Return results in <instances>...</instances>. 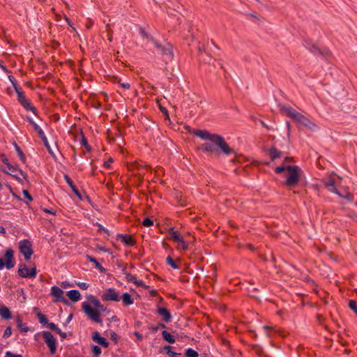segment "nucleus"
Wrapping results in <instances>:
<instances>
[{
  "instance_id": "obj_46",
  "label": "nucleus",
  "mask_w": 357,
  "mask_h": 357,
  "mask_svg": "<svg viewBox=\"0 0 357 357\" xmlns=\"http://www.w3.org/2000/svg\"><path fill=\"white\" fill-rule=\"evenodd\" d=\"M23 195L25 198H26L29 201H32L31 196L29 194L27 190H23Z\"/></svg>"
},
{
  "instance_id": "obj_9",
  "label": "nucleus",
  "mask_w": 357,
  "mask_h": 357,
  "mask_svg": "<svg viewBox=\"0 0 357 357\" xmlns=\"http://www.w3.org/2000/svg\"><path fill=\"white\" fill-rule=\"evenodd\" d=\"M226 158H227V160L229 163H235L236 161L238 162V158H237L235 151L225 142V159Z\"/></svg>"
},
{
  "instance_id": "obj_42",
  "label": "nucleus",
  "mask_w": 357,
  "mask_h": 357,
  "mask_svg": "<svg viewBox=\"0 0 357 357\" xmlns=\"http://www.w3.org/2000/svg\"><path fill=\"white\" fill-rule=\"evenodd\" d=\"M93 352L96 355L98 356V355H99V354H100V353H101V349H100L98 346H94V347H93Z\"/></svg>"
},
{
  "instance_id": "obj_31",
  "label": "nucleus",
  "mask_w": 357,
  "mask_h": 357,
  "mask_svg": "<svg viewBox=\"0 0 357 357\" xmlns=\"http://www.w3.org/2000/svg\"><path fill=\"white\" fill-rule=\"evenodd\" d=\"M177 243L178 248H181L183 250H186L188 248V245L184 241L183 238H182Z\"/></svg>"
},
{
  "instance_id": "obj_54",
  "label": "nucleus",
  "mask_w": 357,
  "mask_h": 357,
  "mask_svg": "<svg viewBox=\"0 0 357 357\" xmlns=\"http://www.w3.org/2000/svg\"><path fill=\"white\" fill-rule=\"evenodd\" d=\"M63 287L66 288V287H73V284H70L69 282H63Z\"/></svg>"
},
{
  "instance_id": "obj_17",
  "label": "nucleus",
  "mask_w": 357,
  "mask_h": 357,
  "mask_svg": "<svg viewBox=\"0 0 357 357\" xmlns=\"http://www.w3.org/2000/svg\"><path fill=\"white\" fill-rule=\"evenodd\" d=\"M269 155L271 159L274 161L275 160L280 158L282 156V152L275 147H271L269 151Z\"/></svg>"
},
{
  "instance_id": "obj_55",
  "label": "nucleus",
  "mask_w": 357,
  "mask_h": 357,
  "mask_svg": "<svg viewBox=\"0 0 357 357\" xmlns=\"http://www.w3.org/2000/svg\"><path fill=\"white\" fill-rule=\"evenodd\" d=\"M111 338H112L114 341H116V339H117V335H116L114 332L111 333Z\"/></svg>"
},
{
  "instance_id": "obj_21",
  "label": "nucleus",
  "mask_w": 357,
  "mask_h": 357,
  "mask_svg": "<svg viewBox=\"0 0 357 357\" xmlns=\"http://www.w3.org/2000/svg\"><path fill=\"white\" fill-rule=\"evenodd\" d=\"M28 121L33 126V129L37 132L40 137L45 135L42 128L38 124H36L31 119L28 118Z\"/></svg>"
},
{
  "instance_id": "obj_62",
  "label": "nucleus",
  "mask_w": 357,
  "mask_h": 357,
  "mask_svg": "<svg viewBox=\"0 0 357 357\" xmlns=\"http://www.w3.org/2000/svg\"><path fill=\"white\" fill-rule=\"evenodd\" d=\"M135 335H136L137 337H138V338H141V335H139L138 333H136Z\"/></svg>"
},
{
  "instance_id": "obj_45",
  "label": "nucleus",
  "mask_w": 357,
  "mask_h": 357,
  "mask_svg": "<svg viewBox=\"0 0 357 357\" xmlns=\"http://www.w3.org/2000/svg\"><path fill=\"white\" fill-rule=\"evenodd\" d=\"M160 111L165 115L166 118L169 119V114L167 110L162 106H159Z\"/></svg>"
},
{
  "instance_id": "obj_1",
  "label": "nucleus",
  "mask_w": 357,
  "mask_h": 357,
  "mask_svg": "<svg viewBox=\"0 0 357 357\" xmlns=\"http://www.w3.org/2000/svg\"><path fill=\"white\" fill-rule=\"evenodd\" d=\"M191 133L204 141L199 147L201 151L218 154L220 150L223 149V141L220 136L211 134L206 130H194Z\"/></svg>"
},
{
  "instance_id": "obj_63",
  "label": "nucleus",
  "mask_w": 357,
  "mask_h": 357,
  "mask_svg": "<svg viewBox=\"0 0 357 357\" xmlns=\"http://www.w3.org/2000/svg\"><path fill=\"white\" fill-rule=\"evenodd\" d=\"M264 164H265L266 165H267V166H270V162H264Z\"/></svg>"
},
{
  "instance_id": "obj_2",
  "label": "nucleus",
  "mask_w": 357,
  "mask_h": 357,
  "mask_svg": "<svg viewBox=\"0 0 357 357\" xmlns=\"http://www.w3.org/2000/svg\"><path fill=\"white\" fill-rule=\"evenodd\" d=\"M291 162L292 158L287 157L284 158L282 164L275 169V172L277 174H281L284 171H287L288 172L287 179L284 182L285 185H287V187L296 186L300 180L302 173V171L298 166L289 165L287 164Z\"/></svg>"
},
{
  "instance_id": "obj_51",
  "label": "nucleus",
  "mask_w": 357,
  "mask_h": 357,
  "mask_svg": "<svg viewBox=\"0 0 357 357\" xmlns=\"http://www.w3.org/2000/svg\"><path fill=\"white\" fill-rule=\"evenodd\" d=\"M165 326L163 324H160L158 326L154 327L153 328V331H157L158 329H160V328H165Z\"/></svg>"
},
{
  "instance_id": "obj_22",
  "label": "nucleus",
  "mask_w": 357,
  "mask_h": 357,
  "mask_svg": "<svg viewBox=\"0 0 357 357\" xmlns=\"http://www.w3.org/2000/svg\"><path fill=\"white\" fill-rule=\"evenodd\" d=\"M169 234L171 238H172L176 243H178L183 238V236L181 235V234L174 231L172 228H171L169 229Z\"/></svg>"
},
{
  "instance_id": "obj_56",
  "label": "nucleus",
  "mask_w": 357,
  "mask_h": 357,
  "mask_svg": "<svg viewBox=\"0 0 357 357\" xmlns=\"http://www.w3.org/2000/svg\"><path fill=\"white\" fill-rule=\"evenodd\" d=\"M5 264L3 263V261L1 258H0V269H3Z\"/></svg>"
},
{
  "instance_id": "obj_25",
  "label": "nucleus",
  "mask_w": 357,
  "mask_h": 357,
  "mask_svg": "<svg viewBox=\"0 0 357 357\" xmlns=\"http://www.w3.org/2000/svg\"><path fill=\"white\" fill-rule=\"evenodd\" d=\"M87 258L91 262L94 264L96 268L98 269L101 273L105 272V269L96 261V259L90 256H87Z\"/></svg>"
},
{
  "instance_id": "obj_57",
  "label": "nucleus",
  "mask_w": 357,
  "mask_h": 357,
  "mask_svg": "<svg viewBox=\"0 0 357 357\" xmlns=\"http://www.w3.org/2000/svg\"><path fill=\"white\" fill-rule=\"evenodd\" d=\"M112 162V160L110 158V159L109 160V161H107V162H106L105 163V167H109V162Z\"/></svg>"
},
{
  "instance_id": "obj_18",
  "label": "nucleus",
  "mask_w": 357,
  "mask_h": 357,
  "mask_svg": "<svg viewBox=\"0 0 357 357\" xmlns=\"http://www.w3.org/2000/svg\"><path fill=\"white\" fill-rule=\"evenodd\" d=\"M0 316L5 319H9L11 318V314L9 309L0 304Z\"/></svg>"
},
{
  "instance_id": "obj_58",
  "label": "nucleus",
  "mask_w": 357,
  "mask_h": 357,
  "mask_svg": "<svg viewBox=\"0 0 357 357\" xmlns=\"http://www.w3.org/2000/svg\"><path fill=\"white\" fill-rule=\"evenodd\" d=\"M72 318H73V314H70V315L68 316V319H67V322L70 321H71V319H72Z\"/></svg>"
},
{
  "instance_id": "obj_27",
  "label": "nucleus",
  "mask_w": 357,
  "mask_h": 357,
  "mask_svg": "<svg viewBox=\"0 0 357 357\" xmlns=\"http://www.w3.org/2000/svg\"><path fill=\"white\" fill-rule=\"evenodd\" d=\"M41 139L43 140V144L45 146V147L47 148V149L48 150L49 153L53 156L55 158V155L54 154V152L52 151L49 143H48V141H47V137H45V135H44L43 136H42L41 137Z\"/></svg>"
},
{
  "instance_id": "obj_8",
  "label": "nucleus",
  "mask_w": 357,
  "mask_h": 357,
  "mask_svg": "<svg viewBox=\"0 0 357 357\" xmlns=\"http://www.w3.org/2000/svg\"><path fill=\"white\" fill-rule=\"evenodd\" d=\"M18 273L23 278H35L36 275V267H33L29 270L25 264H20Z\"/></svg>"
},
{
  "instance_id": "obj_59",
  "label": "nucleus",
  "mask_w": 357,
  "mask_h": 357,
  "mask_svg": "<svg viewBox=\"0 0 357 357\" xmlns=\"http://www.w3.org/2000/svg\"><path fill=\"white\" fill-rule=\"evenodd\" d=\"M0 232H2V233H4L5 232V229L3 227H0Z\"/></svg>"
},
{
  "instance_id": "obj_38",
  "label": "nucleus",
  "mask_w": 357,
  "mask_h": 357,
  "mask_svg": "<svg viewBox=\"0 0 357 357\" xmlns=\"http://www.w3.org/2000/svg\"><path fill=\"white\" fill-rule=\"evenodd\" d=\"M5 265L8 269L13 268L14 266V262L13 261V259H6Z\"/></svg>"
},
{
  "instance_id": "obj_53",
  "label": "nucleus",
  "mask_w": 357,
  "mask_h": 357,
  "mask_svg": "<svg viewBox=\"0 0 357 357\" xmlns=\"http://www.w3.org/2000/svg\"><path fill=\"white\" fill-rule=\"evenodd\" d=\"M1 158L3 162H4L6 165H8L9 163L8 158L4 155L1 156Z\"/></svg>"
},
{
  "instance_id": "obj_6",
  "label": "nucleus",
  "mask_w": 357,
  "mask_h": 357,
  "mask_svg": "<svg viewBox=\"0 0 357 357\" xmlns=\"http://www.w3.org/2000/svg\"><path fill=\"white\" fill-rule=\"evenodd\" d=\"M19 248L24 258L29 260L33 254L31 242L27 240L22 241L19 243Z\"/></svg>"
},
{
  "instance_id": "obj_19",
  "label": "nucleus",
  "mask_w": 357,
  "mask_h": 357,
  "mask_svg": "<svg viewBox=\"0 0 357 357\" xmlns=\"http://www.w3.org/2000/svg\"><path fill=\"white\" fill-rule=\"evenodd\" d=\"M158 312L160 315H161L163 317L164 321L166 322H168L171 319V315L169 312L165 309V308H159L158 310Z\"/></svg>"
},
{
  "instance_id": "obj_41",
  "label": "nucleus",
  "mask_w": 357,
  "mask_h": 357,
  "mask_svg": "<svg viewBox=\"0 0 357 357\" xmlns=\"http://www.w3.org/2000/svg\"><path fill=\"white\" fill-rule=\"evenodd\" d=\"M76 284L82 289H86L89 287V284L86 282H77Z\"/></svg>"
},
{
  "instance_id": "obj_16",
  "label": "nucleus",
  "mask_w": 357,
  "mask_h": 357,
  "mask_svg": "<svg viewBox=\"0 0 357 357\" xmlns=\"http://www.w3.org/2000/svg\"><path fill=\"white\" fill-rule=\"evenodd\" d=\"M67 296L73 302L78 301L81 297L80 293L77 290L68 291Z\"/></svg>"
},
{
  "instance_id": "obj_28",
  "label": "nucleus",
  "mask_w": 357,
  "mask_h": 357,
  "mask_svg": "<svg viewBox=\"0 0 357 357\" xmlns=\"http://www.w3.org/2000/svg\"><path fill=\"white\" fill-rule=\"evenodd\" d=\"M227 346L228 348L231 350V354L233 357H240L241 352L238 350H232L231 349V344L229 342L225 340V346Z\"/></svg>"
},
{
  "instance_id": "obj_13",
  "label": "nucleus",
  "mask_w": 357,
  "mask_h": 357,
  "mask_svg": "<svg viewBox=\"0 0 357 357\" xmlns=\"http://www.w3.org/2000/svg\"><path fill=\"white\" fill-rule=\"evenodd\" d=\"M123 274L125 275L126 279L128 282H132L135 284H136L137 286L146 288V286L144 284V283L142 280H137L135 276H133L127 272H124Z\"/></svg>"
},
{
  "instance_id": "obj_12",
  "label": "nucleus",
  "mask_w": 357,
  "mask_h": 357,
  "mask_svg": "<svg viewBox=\"0 0 357 357\" xmlns=\"http://www.w3.org/2000/svg\"><path fill=\"white\" fill-rule=\"evenodd\" d=\"M102 299L105 301H119L118 293L114 289H107L102 295Z\"/></svg>"
},
{
  "instance_id": "obj_36",
  "label": "nucleus",
  "mask_w": 357,
  "mask_h": 357,
  "mask_svg": "<svg viewBox=\"0 0 357 357\" xmlns=\"http://www.w3.org/2000/svg\"><path fill=\"white\" fill-rule=\"evenodd\" d=\"M13 251L11 249H7L5 253L6 259H13Z\"/></svg>"
},
{
  "instance_id": "obj_26",
  "label": "nucleus",
  "mask_w": 357,
  "mask_h": 357,
  "mask_svg": "<svg viewBox=\"0 0 357 357\" xmlns=\"http://www.w3.org/2000/svg\"><path fill=\"white\" fill-rule=\"evenodd\" d=\"M162 335L163 338L169 343H174L175 342L174 337L166 331H163Z\"/></svg>"
},
{
  "instance_id": "obj_50",
  "label": "nucleus",
  "mask_w": 357,
  "mask_h": 357,
  "mask_svg": "<svg viewBox=\"0 0 357 357\" xmlns=\"http://www.w3.org/2000/svg\"><path fill=\"white\" fill-rule=\"evenodd\" d=\"M56 332L59 334L63 338H66V333H63L61 331L60 328H57V330L56 331Z\"/></svg>"
},
{
  "instance_id": "obj_5",
  "label": "nucleus",
  "mask_w": 357,
  "mask_h": 357,
  "mask_svg": "<svg viewBox=\"0 0 357 357\" xmlns=\"http://www.w3.org/2000/svg\"><path fill=\"white\" fill-rule=\"evenodd\" d=\"M43 337L52 354H54L56 350V340L52 334L48 331L43 333Z\"/></svg>"
},
{
  "instance_id": "obj_39",
  "label": "nucleus",
  "mask_w": 357,
  "mask_h": 357,
  "mask_svg": "<svg viewBox=\"0 0 357 357\" xmlns=\"http://www.w3.org/2000/svg\"><path fill=\"white\" fill-rule=\"evenodd\" d=\"M335 180L332 177H330L328 181L324 182V186H331L335 184Z\"/></svg>"
},
{
  "instance_id": "obj_33",
  "label": "nucleus",
  "mask_w": 357,
  "mask_h": 357,
  "mask_svg": "<svg viewBox=\"0 0 357 357\" xmlns=\"http://www.w3.org/2000/svg\"><path fill=\"white\" fill-rule=\"evenodd\" d=\"M165 349L167 351V354H169L172 357H178V355H179L178 354L175 353V352L171 351V347L170 346L165 347Z\"/></svg>"
},
{
  "instance_id": "obj_11",
  "label": "nucleus",
  "mask_w": 357,
  "mask_h": 357,
  "mask_svg": "<svg viewBox=\"0 0 357 357\" xmlns=\"http://www.w3.org/2000/svg\"><path fill=\"white\" fill-rule=\"evenodd\" d=\"M155 45L168 59H172L173 58V51L171 45L167 44L166 45H162L156 42L155 43Z\"/></svg>"
},
{
  "instance_id": "obj_10",
  "label": "nucleus",
  "mask_w": 357,
  "mask_h": 357,
  "mask_svg": "<svg viewBox=\"0 0 357 357\" xmlns=\"http://www.w3.org/2000/svg\"><path fill=\"white\" fill-rule=\"evenodd\" d=\"M328 191L337 194L339 197L344 198L348 201H353L354 195L348 191H345L344 194L341 193L336 188L335 183L331 186H325Z\"/></svg>"
},
{
  "instance_id": "obj_32",
  "label": "nucleus",
  "mask_w": 357,
  "mask_h": 357,
  "mask_svg": "<svg viewBox=\"0 0 357 357\" xmlns=\"http://www.w3.org/2000/svg\"><path fill=\"white\" fill-rule=\"evenodd\" d=\"M38 319H39V321L40 324H48V321H47L45 316L44 314H43L42 313H38Z\"/></svg>"
},
{
  "instance_id": "obj_30",
  "label": "nucleus",
  "mask_w": 357,
  "mask_h": 357,
  "mask_svg": "<svg viewBox=\"0 0 357 357\" xmlns=\"http://www.w3.org/2000/svg\"><path fill=\"white\" fill-rule=\"evenodd\" d=\"M349 307L355 312V313L357 315V305H356V302L354 301V300H351L349 301Z\"/></svg>"
},
{
  "instance_id": "obj_44",
  "label": "nucleus",
  "mask_w": 357,
  "mask_h": 357,
  "mask_svg": "<svg viewBox=\"0 0 357 357\" xmlns=\"http://www.w3.org/2000/svg\"><path fill=\"white\" fill-rule=\"evenodd\" d=\"M6 357H22V356L20 354H14L11 353L10 351H7L6 353Z\"/></svg>"
},
{
  "instance_id": "obj_47",
  "label": "nucleus",
  "mask_w": 357,
  "mask_h": 357,
  "mask_svg": "<svg viewBox=\"0 0 357 357\" xmlns=\"http://www.w3.org/2000/svg\"><path fill=\"white\" fill-rule=\"evenodd\" d=\"M47 324L48 327L52 331H56L58 328V327L54 323H48Z\"/></svg>"
},
{
  "instance_id": "obj_7",
  "label": "nucleus",
  "mask_w": 357,
  "mask_h": 357,
  "mask_svg": "<svg viewBox=\"0 0 357 357\" xmlns=\"http://www.w3.org/2000/svg\"><path fill=\"white\" fill-rule=\"evenodd\" d=\"M10 80L13 83V85L15 88V90L17 94L18 100L21 102V104L27 109L34 111V107L31 105V104L24 98L22 92L17 88V84L12 80L11 77H9Z\"/></svg>"
},
{
  "instance_id": "obj_15",
  "label": "nucleus",
  "mask_w": 357,
  "mask_h": 357,
  "mask_svg": "<svg viewBox=\"0 0 357 357\" xmlns=\"http://www.w3.org/2000/svg\"><path fill=\"white\" fill-rule=\"evenodd\" d=\"M92 339L93 341L97 342L99 344L103 346L104 347H108V342L106 340L102 337H100V334L98 332H94L92 335Z\"/></svg>"
},
{
  "instance_id": "obj_24",
  "label": "nucleus",
  "mask_w": 357,
  "mask_h": 357,
  "mask_svg": "<svg viewBox=\"0 0 357 357\" xmlns=\"http://www.w3.org/2000/svg\"><path fill=\"white\" fill-rule=\"evenodd\" d=\"M122 300L124 304L126 305H131L133 303L134 301L132 298L131 295L128 293H125L122 296Z\"/></svg>"
},
{
  "instance_id": "obj_48",
  "label": "nucleus",
  "mask_w": 357,
  "mask_h": 357,
  "mask_svg": "<svg viewBox=\"0 0 357 357\" xmlns=\"http://www.w3.org/2000/svg\"><path fill=\"white\" fill-rule=\"evenodd\" d=\"M7 165V167H8V169H9L10 172H13L14 171H15V170H17V167L12 165L10 163H8V165Z\"/></svg>"
},
{
  "instance_id": "obj_20",
  "label": "nucleus",
  "mask_w": 357,
  "mask_h": 357,
  "mask_svg": "<svg viewBox=\"0 0 357 357\" xmlns=\"http://www.w3.org/2000/svg\"><path fill=\"white\" fill-rule=\"evenodd\" d=\"M65 179L66 181V182L68 183V184L70 185V187L71 188L72 190L73 191V192L76 195V196L79 199H82V197H81V195L80 193L79 192L78 190L75 188V186L73 185V181L68 176H65Z\"/></svg>"
},
{
  "instance_id": "obj_52",
  "label": "nucleus",
  "mask_w": 357,
  "mask_h": 357,
  "mask_svg": "<svg viewBox=\"0 0 357 357\" xmlns=\"http://www.w3.org/2000/svg\"><path fill=\"white\" fill-rule=\"evenodd\" d=\"M259 122L263 127L266 128V129H270L269 126L262 120H259Z\"/></svg>"
},
{
  "instance_id": "obj_61",
  "label": "nucleus",
  "mask_w": 357,
  "mask_h": 357,
  "mask_svg": "<svg viewBox=\"0 0 357 357\" xmlns=\"http://www.w3.org/2000/svg\"><path fill=\"white\" fill-rule=\"evenodd\" d=\"M287 125L288 130L289 131L290 130V125L289 123H287Z\"/></svg>"
},
{
  "instance_id": "obj_64",
  "label": "nucleus",
  "mask_w": 357,
  "mask_h": 357,
  "mask_svg": "<svg viewBox=\"0 0 357 357\" xmlns=\"http://www.w3.org/2000/svg\"><path fill=\"white\" fill-rule=\"evenodd\" d=\"M66 20L68 22V24L70 25V22L67 17H66Z\"/></svg>"
},
{
  "instance_id": "obj_4",
  "label": "nucleus",
  "mask_w": 357,
  "mask_h": 357,
  "mask_svg": "<svg viewBox=\"0 0 357 357\" xmlns=\"http://www.w3.org/2000/svg\"><path fill=\"white\" fill-rule=\"evenodd\" d=\"M280 109L285 115L292 119L296 123L305 126L307 129L314 130L317 128V126L315 123L307 116L303 115L301 113L297 112L293 107L287 105H282L280 107Z\"/></svg>"
},
{
  "instance_id": "obj_14",
  "label": "nucleus",
  "mask_w": 357,
  "mask_h": 357,
  "mask_svg": "<svg viewBox=\"0 0 357 357\" xmlns=\"http://www.w3.org/2000/svg\"><path fill=\"white\" fill-rule=\"evenodd\" d=\"M63 290L56 286L52 287L51 289L52 295L54 296L57 301L66 302L64 298L63 297Z\"/></svg>"
},
{
  "instance_id": "obj_29",
  "label": "nucleus",
  "mask_w": 357,
  "mask_h": 357,
  "mask_svg": "<svg viewBox=\"0 0 357 357\" xmlns=\"http://www.w3.org/2000/svg\"><path fill=\"white\" fill-rule=\"evenodd\" d=\"M185 357H198V353L192 349H188L185 353Z\"/></svg>"
},
{
  "instance_id": "obj_37",
  "label": "nucleus",
  "mask_w": 357,
  "mask_h": 357,
  "mask_svg": "<svg viewBox=\"0 0 357 357\" xmlns=\"http://www.w3.org/2000/svg\"><path fill=\"white\" fill-rule=\"evenodd\" d=\"M80 143H81V144H82L83 146H85V148L86 149L87 151H90V149H91L90 146L87 144V141L84 137H81Z\"/></svg>"
},
{
  "instance_id": "obj_43",
  "label": "nucleus",
  "mask_w": 357,
  "mask_h": 357,
  "mask_svg": "<svg viewBox=\"0 0 357 357\" xmlns=\"http://www.w3.org/2000/svg\"><path fill=\"white\" fill-rule=\"evenodd\" d=\"M119 83L121 86L124 89H129L130 87V84L128 82H121V80H119Z\"/></svg>"
},
{
  "instance_id": "obj_34",
  "label": "nucleus",
  "mask_w": 357,
  "mask_h": 357,
  "mask_svg": "<svg viewBox=\"0 0 357 357\" xmlns=\"http://www.w3.org/2000/svg\"><path fill=\"white\" fill-rule=\"evenodd\" d=\"M167 262L169 265H170L174 269H177L178 266L176 264V263L174 261V260L172 259L171 257H167Z\"/></svg>"
},
{
  "instance_id": "obj_40",
  "label": "nucleus",
  "mask_w": 357,
  "mask_h": 357,
  "mask_svg": "<svg viewBox=\"0 0 357 357\" xmlns=\"http://www.w3.org/2000/svg\"><path fill=\"white\" fill-rule=\"evenodd\" d=\"M153 221L149 218H146L143 222L142 225L145 227H149L153 225Z\"/></svg>"
},
{
  "instance_id": "obj_23",
  "label": "nucleus",
  "mask_w": 357,
  "mask_h": 357,
  "mask_svg": "<svg viewBox=\"0 0 357 357\" xmlns=\"http://www.w3.org/2000/svg\"><path fill=\"white\" fill-rule=\"evenodd\" d=\"M119 238L128 245H132L134 244V241L130 236L120 235Z\"/></svg>"
},
{
  "instance_id": "obj_3",
  "label": "nucleus",
  "mask_w": 357,
  "mask_h": 357,
  "mask_svg": "<svg viewBox=\"0 0 357 357\" xmlns=\"http://www.w3.org/2000/svg\"><path fill=\"white\" fill-rule=\"evenodd\" d=\"M87 300V302L82 303V308L84 312L91 320L100 323V314L101 312L105 311L106 308L93 296H89Z\"/></svg>"
},
{
  "instance_id": "obj_60",
  "label": "nucleus",
  "mask_w": 357,
  "mask_h": 357,
  "mask_svg": "<svg viewBox=\"0 0 357 357\" xmlns=\"http://www.w3.org/2000/svg\"><path fill=\"white\" fill-rule=\"evenodd\" d=\"M44 211H45L46 213H52V214H53V212H52V211H50V210H47V209H45Z\"/></svg>"
},
{
  "instance_id": "obj_35",
  "label": "nucleus",
  "mask_w": 357,
  "mask_h": 357,
  "mask_svg": "<svg viewBox=\"0 0 357 357\" xmlns=\"http://www.w3.org/2000/svg\"><path fill=\"white\" fill-rule=\"evenodd\" d=\"M15 146L16 151H17L20 160L22 162H24L25 161V155H24L22 151L20 149V148L16 144L15 145Z\"/></svg>"
},
{
  "instance_id": "obj_49",
  "label": "nucleus",
  "mask_w": 357,
  "mask_h": 357,
  "mask_svg": "<svg viewBox=\"0 0 357 357\" xmlns=\"http://www.w3.org/2000/svg\"><path fill=\"white\" fill-rule=\"evenodd\" d=\"M11 335V329L10 328H7L5 331H4V333H3V336L4 337H8Z\"/></svg>"
}]
</instances>
